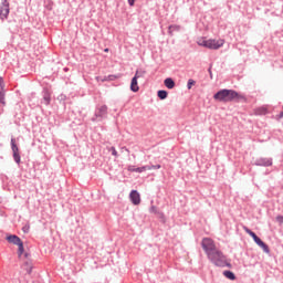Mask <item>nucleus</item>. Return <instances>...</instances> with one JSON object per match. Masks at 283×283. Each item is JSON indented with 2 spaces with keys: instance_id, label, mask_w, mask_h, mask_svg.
Instances as JSON below:
<instances>
[{
  "instance_id": "obj_1",
  "label": "nucleus",
  "mask_w": 283,
  "mask_h": 283,
  "mask_svg": "<svg viewBox=\"0 0 283 283\" xmlns=\"http://www.w3.org/2000/svg\"><path fill=\"white\" fill-rule=\"evenodd\" d=\"M214 101L220 103H232V101H244V95L234 90H220L213 95Z\"/></svg>"
},
{
  "instance_id": "obj_2",
  "label": "nucleus",
  "mask_w": 283,
  "mask_h": 283,
  "mask_svg": "<svg viewBox=\"0 0 283 283\" xmlns=\"http://www.w3.org/2000/svg\"><path fill=\"white\" fill-rule=\"evenodd\" d=\"M208 260L214 264V266H231V263L227 262V255L220 249H216L211 254H209Z\"/></svg>"
},
{
  "instance_id": "obj_3",
  "label": "nucleus",
  "mask_w": 283,
  "mask_h": 283,
  "mask_svg": "<svg viewBox=\"0 0 283 283\" xmlns=\"http://www.w3.org/2000/svg\"><path fill=\"white\" fill-rule=\"evenodd\" d=\"M243 231H245V233H248V235H250L255 244H258V247H260L264 253H271V249H269V245L266 243H264V241H262V239H260V237H258V234H255V232L251 231V229H249L247 226H243Z\"/></svg>"
},
{
  "instance_id": "obj_4",
  "label": "nucleus",
  "mask_w": 283,
  "mask_h": 283,
  "mask_svg": "<svg viewBox=\"0 0 283 283\" xmlns=\"http://www.w3.org/2000/svg\"><path fill=\"white\" fill-rule=\"evenodd\" d=\"M201 247L207 256L211 255L212 252H214L218 249V247H216V241H213V239L211 238H203L201 240Z\"/></svg>"
},
{
  "instance_id": "obj_5",
  "label": "nucleus",
  "mask_w": 283,
  "mask_h": 283,
  "mask_svg": "<svg viewBox=\"0 0 283 283\" xmlns=\"http://www.w3.org/2000/svg\"><path fill=\"white\" fill-rule=\"evenodd\" d=\"M7 241L10 244H15L18 247V255L21 258L23 255V252L25 249L23 248V241H21V238L17 237V234H11L7 237Z\"/></svg>"
},
{
  "instance_id": "obj_6",
  "label": "nucleus",
  "mask_w": 283,
  "mask_h": 283,
  "mask_svg": "<svg viewBox=\"0 0 283 283\" xmlns=\"http://www.w3.org/2000/svg\"><path fill=\"white\" fill-rule=\"evenodd\" d=\"M8 14H10V2L2 0L0 4V19H8Z\"/></svg>"
},
{
  "instance_id": "obj_7",
  "label": "nucleus",
  "mask_w": 283,
  "mask_h": 283,
  "mask_svg": "<svg viewBox=\"0 0 283 283\" xmlns=\"http://www.w3.org/2000/svg\"><path fill=\"white\" fill-rule=\"evenodd\" d=\"M11 149L13 151V159L17 165H21V155L19 154V146H17V139L11 138Z\"/></svg>"
},
{
  "instance_id": "obj_8",
  "label": "nucleus",
  "mask_w": 283,
  "mask_h": 283,
  "mask_svg": "<svg viewBox=\"0 0 283 283\" xmlns=\"http://www.w3.org/2000/svg\"><path fill=\"white\" fill-rule=\"evenodd\" d=\"M222 45H224V40L219 39H209L208 40V50H220V48H222Z\"/></svg>"
},
{
  "instance_id": "obj_9",
  "label": "nucleus",
  "mask_w": 283,
  "mask_h": 283,
  "mask_svg": "<svg viewBox=\"0 0 283 283\" xmlns=\"http://www.w3.org/2000/svg\"><path fill=\"white\" fill-rule=\"evenodd\" d=\"M255 165H256V167H272L273 166V159L262 157V158L256 159Z\"/></svg>"
},
{
  "instance_id": "obj_10",
  "label": "nucleus",
  "mask_w": 283,
  "mask_h": 283,
  "mask_svg": "<svg viewBox=\"0 0 283 283\" xmlns=\"http://www.w3.org/2000/svg\"><path fill=\"white\" fill-rule=\"evenodd\" d=\"M130 202H133L135 206L140 205V193L137 192V190H132L129 193Z\"/></svg>"
},
{
  "instance_id": "obj_11",
  "label": "nucleus",
  "mask_w": 283,
  "mask_h": 283,
  "mask_svg": "<svg viewBox=\"0 0 283 283\" xmlns=\"http://www.w3.org/2000/svg\"><path fill=\"white\" fill-rule=\"evenodd\" d=\"M95 116L96 118H105V116H107V105H102L98 107L95 112Z\"/></svg>"
},
{
  "instance_id": "obj_12",
  "label": "nucleus",
  "mask_w": 283,
  "mask_h": 283,
  "mask_svg": "<svg viewBox=\"0 0 283 283\" xmlns=\"http://www.w3.org/2000/svg\"><path fill=\"white\" fill-rule=\"evenodd\" d=\"M128 171L135 172V174H143V171H147V166L143 167H134V166H128Z\"/></svg>"
},
{
  "instance_id": "obj_13",
  "label": "nucleus",
  "mask_w": 283,
  "mask_h": 283,
  "mask_svg": "<svg viewBox=\"0 0 283 283\" xmlns=\"http://www.w3.org/2000/svg\"><path fill=\"white\" fill-rule=\"evenodd\" d=\"M164 85H166V87L168 90H174V87H176V82H174V80L171 77H167L165 81H164Z\"/></svg>"
},
{
  "instance_id": "obj_14",
  "label": "nucleus",
  "mask_w": 283,
  "mask_h": 283,
  "mask_svg": "<svg viewBox=\"0 0 283 283\" xmlns=\"http://www.w3.org/2000/svg\"><path fill=\"white\" fill-rule=\"evenodd\" d=\"M180 25H178V24H171V25H169V28H168V33L170 34V36H174V33L175 32H180Z\"/></svg>"
},
{
  "instance_id": "obj_15",
  "label": "nucleus",
  "mask_w": 283,
  "mask_h": 283,
  "mask_svg": "<svg viewBox=\"0 0 283 283\" xmlns=\"http://www.w3.org/2000/svg\"><path fill=\"white\" fill-rule=\"evenodd\" d=\"M130 90L132 92H138V90H140V87H138V80L136 77L132 78Z\"/></svg>"
},
{
  "instance_id": "obj_16",
  "label": "nucleus",
  "mask_w": 283,
  "mask_h": 283,
  "mask_svg": "<svg viewBox=\"0 0 283 283\" xmlns=\"http://www.w3.org/2000/svg\"><path fill=\"white\" fill-rule=\"evenodd\" d=\"M51 101H52V97H51L50 93L48 91L44 92V95H43L44 105H50Z\"/></svg>"
},
{
  "instance_id": "obj_17",
  "label": "nucleus",
  "mask_w": 283,
  "mask_h": 283,
  "mask_svg": "<svg viewBox=\"0 0 283 283\" xmlns=\"http://www.w3.org/2000/svg\"><path fill=\"white\" fill-rule=\"evenodd\" d=\"M223 275L228 280H235V274L233 272L229 271V270L223 271Z\"/></svg>"
},
{
  "instance_id": "obj_18",
  "label": "nucleus",
  "mask_w": 283,
  "mask_h": 283,
  "mask_svg": "<svg viewBox=\"0 0 283 283\" xmlns=\"http://www.w3.org/2000/svg\"><path fill=\"white\" fill-rule=\"evenodd\" d=\"M157 96L158 98H160V101H165V98H167L168 96V93L167 91L161 90V91H158Z\"/></svg>"
},
{
  "instance_id": "obj_19",
  "label": "nucleus",
  "mask_w": 283,
  "mask_h": 283,
  "mask_svg": "<svg viewBox=\"0 0 283 283\" xmlns=\"http://www.w3.org/2000/svg\"><path fill=\"white\" fill-rule=\"evenodd\" d=\"M197 43L201 48H208L209 46V40H199Z\"/></svg>"
},
{
  "instance_id": "obj_20",
  "label": "nucleus",
  "mask_w": 283,
  "mask_h": 283,
  "mask_svg": "<svg viewBox=\"0 0 283 283\" xmlns=\"http://www.w3.org/2000/svg\"><path fill=\"white\" fill-rule=\"evenodd\" d=\"M145 74H146V71H136V73H135V76H134V78H143V76H145Z\"/></svg>"
},
{
  "instance_id": "obj_21",
  "label": "nucleus",
  "mask_w": 283,
  "mask_h": 283,
  "mask_svg": "<svg viewBox=\"0 0 283 283\" xmlns=\"http://www.w3.org/2000/svg\"><path fill=\"white\" fill-rule=\"evenodd\" d=\"M116 78H120V75H108L103 81H116Z\"/></svg>"
},
{
  "instance_id": "obj_22",
  "label": "nucleus",
  "mask_w": 283,
  "mask_h": 283,
  "mask_svg": "<svg viewBox=\"0 0 283 283\" xmlns=\"http://www.w3.org/2000/svg\"><path fill=\"white\" fill-rule=\"evenodd\" d=\"M0 103L1 105H6V93L3 91H0Z\"/></svg>"
},
{
  "instance_id": "obj_23",
  "label": "nucleus",
  "mask_w": 283,
  "mask_h": 283,
  "mask_svg": "<svg viewBox=\"0 0 283 283\" xmlns=\"http://www.w3.org/2000/svg\"><path fill=\"white\" fill-rule=\"evenodd\" d=\"M256 114H260V115H266L268 114V111L265 107H261V108H258L256 109Z\"/></svg>"
},
{
  "instance_id": "obj_24",
  "label": "nucleus",
  "mask_w": 283,
  "mask_h": 283,
  "mask_svg": "<svg viewBox=\"0 0 283 283\" xmlns=\"http://www.w3.org/2000/svg\"><path fill=\"white\" fill-rule=\"evenodd\" d=\"M109 151H112V156H115V158H118V151L116 150V147H111Z\"/></svg>"
},
{
  "instance_id": "obj_25",
  "label": "nucleus",
  "mask_w": 283,
  "mask_h": 283,
  "mask_svg": "<svg viewBox=\"0 0 283 283\" xmlns=\"http://www.w3.org/2000/svg\"><path fill=\"white\" fill-rule=\"evenodd\" d=\"M193 85H196V82L193 80H188V83H187V87L188 90H191V87H193Z\"/></svg>"
},
{
  "instance_id": "obj_26",
  "label": "nucleus",
  "mask_w": 283,
  "mask_h": 283,
  "mask_svg": "<svg viewBox=\"0 0 283 283\" xmlns=\"http://www.w3.org/2000/svg\"><path fill=\"white\" fill-rule=\"evenodd\" d=\"M160 165L158 164V165H151V166H147V170L148 171H151V169H160Z\"/></svg>"
},
{
  "instance_id": "obj_27",
  "label": "nucleus",
  "mask_w": 283,
  "mask_h": 283,
  "mask_svg": "<svg viewBox=\"0 0 283 283\" xmlns=\"http://www.w3.org/2000/svg\"><path fill=\"white\" fill-rule=\"evenodd\" d=\"M150 213H158V208L156 206H151L149 209Z\"/></svg>"
},
{
  "instance_id": "obj_28",
  "label": "nucleus",
  "mask_w": 283,
  "mask_h": 283,
  "mask_svg": "<svg viewBox=\"0 0 283 283\" xmlns=\"http://www.w3.org/2000/svg\"><path fill=\"white\" fill-rule=\"evenodd\" d=\"M276 221L280 222V224H283V216H277Z\"/></svg>"
},
{
  "instance_id": "obj_29",
  "label": "nucleus",
  "mask_w": 283,
  "mask_h": 283,
  "mask_svg": "<svg viewBox=\"0 0 283 283\" xmlns=\"http://www.w3.org/2000/svg\"><path fill=\"white\" fill-rule=\"evenodd\" d=\"M128 4L130 6V8H133V6L136 3V0H127Z\"/></svg>"
},
{
  "instance_id": "obj_30",
  "label": "nucleus",
  "mask_w": 283,
  "mask_h": 283,
  "mask_svg": "<svg viewBox=\"0 0 283 283\" xmlns=\"http://www.w3.org/2000/svg\"><path fill=\"white\" fill-rule=\"evenodd\" d=\"M0 87H3V77L0 76Z\"/></svg>"
},
{
  "instance_id": "obj_31",
  "label": "nucleus",
  "mask_w": 283,
  "mask_h": 283,
  "mask_svg": "<svg viewBox=\"0 0 283 283\" xmlns=\"http://www.w3.org/2000/svg\"><path fill=\"white\" fill-rule=\"evenodd\" d=\"M23 231H24V233H27L28 232V228H23Z\"/></svg>"
},
{
  "instance_id": "obj_32",
  "label": "nucleus",
  "mask_w": 283,
  "mask_h": 283,
  "mask_svg": "<svg viewBox=\"0 0 283 283\" xmlns=\"http://www.w3.org/2000/svg\"><path fill=\"white\" fill-rule=\"evenodd\" d=\"M23 231H24V233H27L28 232V228H23Z\"/></svg>"
},
{
  "instance_id": "obj_33",
  "label": "nucleus",
  "mask_w": 283,
  "mask_h": 283,
  "mask_svg": "<svg viewBox=\"0 0 283 283\" xmlns=\"http://www.w3.org/2000/svg\"><path fill=\"white\" fill-rule=\"evenodd\" d=\"M104 52H109V49H105Z\"/></svg>"
}]
</instances>
